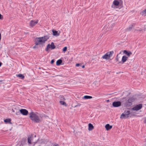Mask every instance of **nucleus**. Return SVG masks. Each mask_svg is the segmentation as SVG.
I'll return each instance as SVG.
<instances>
[{
	"instance_id": "1",
	"label": "nucleus",
	"mask_w": 146,
	"mask_h": 146,
	"mask_svg": "<svg viewBox=\"0 0 146 146\" xmlns=\"http://www.w3.org/2000/svg\"><path fill=\"white\" fill-rule=\"evenodd\" d=\"M29 117L30 119L35 123L40 122L42 120V118L40 115L37 112L31 111L29 113Z\"/></svg>"
},
{
	"instance_id": "2",
	"label": "nucleus",
	"mask_w": 146,
	"mask_h": 146,
	"mask_svg": "<svg viewBox=\"0 0 146 146\" xmlns=\"http://www.w3.org/2000/svg\"><path fill=\"white\" fill-rule=\"evenodd\" d=\"M48 38L49 37L47 36L36 38H35V45H38L44 43Z\"/></svg>"
},
{
	"instance_id": "3",
	"label": "nucleus",
	"mask_w": 146,
	"mask_h": 146,
	"mask_svg": "<svg viewBox=\"0 0 146 146\" xmlns=\"http://www.w3.org/2000/svg\"><path fill=\"white\" fill-rule=\"evenodd\" d=\"M113 53L114 52L113 51L108 52L103 56L102 58L106 60L109 59L112 56Z\"/></svg>"
},
{
	"instance_id": "4",
	"label": "nucleus",
	"mask_w": 146,
	"mask_h": 146,
	"mask_svg": "<svg viewBox=\"0 0 146 146\" xmlns=\"http://www.w3.org/2000/svg\"><path fill=\"white\" fill-rule=\"evenodd\" d=\"M130 114L129 111H124L121 115L120 118L122 119L127 118L129 117Z\"/></svg>"
},
{
	"instance_id": "5",
	"label": "nucleus",
	"mask_w": 146,
	"mask_h": 146,
	"mask_svg": "<svg viewBox=\"0 0 146 146\" xmlns=\"http://www.w3.org/2000/svg\"><path fill=\"white\" fill-rule=\"evenodd\" d=\"M36 137V135H35L34 137L33 135H29L28 138V142L29 144H31V142L35 143L36 142L35 140H34V137Z\"/></svg>"
},
{
	"instance_id": "6",
	"label": "nucleus",
	"mask_w": 146,
	"mask_h": 146,
	"mask_svg": "<svg viewBox=\"0 0 146 146\" xmlns=\"http://www.w3.org/2000/svg\"><path fill=\"white\" fill-rule=\"evenodd\" d=\"M133 101V99L131 98H129L125 104V106L126 107H129L132 104V102Z\"/></svg>"
},
{
	"instance_id": "7",
	"label": "nucleus",
	"mask_w": 146,
	"mask_h": 146,
	"mask_svg": "<svg viewBox=\"0 0 146 146\" xmlns=\"http://www.w3.org/2000/svg\"><path fill=\"white\" fill-rule=\"evenodd\" d=\"M121 103L120 101H115L112 103V106L114 107H118L121 106Z\"/></svg>"
},
{
	"instance_id": "8",
	"label": "nucleus",
	"mask_w": 146,
	"mask_h": 146,
	"mask_svg": "<svg viewBox=\"0 0 146 146\" xmlns=\"http://www.w3.org/2000/svg\"><path fill=\"white\" fill-rule=\"evenodd\" d=\"M142 107V104H139L137 105L136 106H135L133 108L132 110H135V111H137L141 109V108Z\"/></svg>"
},
{
	"instance_id": "9",
	"label": "nucleus",
	"mask_w": 146,
	"mask_h": 146,
	"mask_svg": "<svg viewBox=\"0 0 146 146\" xmlns=\"http://www.w3.org/2000/svg\"><path fill=\"white\" fill-rule=\"evenodd\" d=\"M135 30L137 31H139L141 33H143L145 31V29L142 28L140 25L137 26L135 27Z\"/></svg>"
},
{
	"instance_id": "10",
	"label": "nucleus",
	"mask_w": 146,
	"mask_h": 146,
	"mask_svg": "<svg viewBox=\"0 0 146 146\" xmlns=\"http://www.w3.org/2000/svg\"><path fill=\"white\" fill-rule=\"evenodd\" d=\"M19 111L21 114L23 115H27L28 113V111L25 109H21Z\"/></svg>"
},
{
	"instance_id": "11",
	"label": "nucleus",
	"mask_w": 146,
	"mask_h": 146,
	"mask_svg": "<svg viewBox=\"0 0 146 146\" xmlns=\"http://www.w3.org/2000/svg\"><path fill=\"white\" fill-rule=\"evenodd\" d=\"M38 22V20H31L30 21V25L32 27H33Z\"/></svg>"
},
{
	"instance_id": "12",
	"label": "nucleus",
	"mask_w": 146,
	"mask_h": 146,
	"mask_svg": "<svg viewBox=\"0 0 146 146\" xmlns=\"http://www.w3.org/2000/svg\"><path fill=\"white\" fill-rule=\"evenodd\" d=\"M127 58L128 57H127L126 56H123L122 57L121 60V63L123 64L127 60Z\"/></svg>"
},
{
	"instance_id": "13",
	"label": "nucleus",
	"mask_w": 146,
	"mask_h": 146,
	"mask_svg": "<svg viewBox=\"0 0 146 146\" xmlns=\"http://www.w3.org/2000/svg\"><path fill=\"white\" fill-rule=\"evenodd\" d=\"M112 127V126L110 125L109 124H107L105 126L106 130L108 131L111 129Z\"/></svg>"
},
{
	"instance_id": "14",
	"label": "nucleus",
	"mask_w": 146,
	"mask_h": 146,
	"mask_svg": "<svg viewBox=\"0 0 146 146\" xmlns=\"http://www.w3.org/2000/svg\"><path fill=\"white\" fill-rule=\"evenodd\" d=\"M124 53L125 54L128 56H129L132 53L130 51H127L126 50H124L123 51Z\"/></svg>"
},
{
	"instance_id": "15",
	"label": "nucleus",
	"mask_w": 146,
	"mask_h": 146,
	"mask_svg": "<svg viewBox=\"0 0 146 146\" xmlns=\"http://www.w3.org/2000/svg\"><path fill=\"white\" fill-rule=\"evenodd\" d=\"M94 128L93 125L91 123H90L88 124V130L89 131L92 130Z\"/></svg>"
},
{
	"instance_id": "16",
	"label": "nucleus",
	"mask_w": 146,
	"mask_h": 146,
	"mask_svg": "<svg viewBox=\"0 0 146 146\" xmlns=\"http://www.w3.org/2000/svg\"><path fill=\"white\" fill-rule=\"evenodd\" d=\"M16 76L19 77L21 79H23L25 78V76L22 74H19L16 75Z\"/></svg>"
},
{
	"instance_id": "17",
	"label": "nucleus",
	"mask_w": 146,
	"mask_h": 146,
	"mask_svg": "<svg viewBox=\"0 0 146 146\" xmlns=\"http://www.w3.org/2000/svg\"><path fill=\"white\" fill-rule=\"evenodd\" d=\"M4 121L6 123H9L10 124H12V123L11 122V119H6L4 120Z\"/></svg>"
},
{
	"instance_id": "18",
	"label": "nucleus",
	"mask_w": 146,
	"mask_h": 146,
	"mask_svg": "<svg viewBox=\"0 0 146 146\" xmlns=\"http://www.w3.org/2000/svg\"><path fill=\"white\" fill-rule=\"evenodd\" d=\"M118 55L119 54L117 55L115 58V60L117 61L119 63H121V62L119 60V59H121V57L120 56H119Z\"/></svg>"
},
{
	"instance_id": "19",
	"label": "nucleus",
	"mask_w": 146,
	"mask_h": 146,
	"mask_svg": "<svg viewBox=\"0 0 146 146\" xmlns=\"http://www.w3.org/2000/svg\"><path fill=\"white\" fill-rule=\"evenodd\" d=\"M113 4L115 6H117L119 4V2L117 0H114L113 2Z\"/></svg>"
},
{
	"instance_id": "20",
	"label": "nucleus",
	"mask_w": 146,
	"mask_h": 146,
	"mask_svg": "<svg viewBox=\"0 0 146 146\" xmlns=\"http://www.w3.org/2000/svg\"><path fill=\"white\" fill-rule=\"evenodd\" d=\"M52 32L54 36H58L59 35V34L58 33V32L56 31L53 30Z\"/></svg>"
},
{
	"instance_id": "21",
	"label": "nucleus",
	"mask_w": 146,
	"mask_h": 146,
	"mask_svg": "<svg viewBox=\"0 0 146 146\" xmlns=\"http://www.w3.org/2000/svg\"><path fill=\"white\" fill-rule=\"evenodd\" d=\"M135 25L134 24L131 25L129 27L127 28V30L129 31H130L131 30L135 27Z\"/></svg>"
},
{
	"instance_id": "22",
	"label": "nucleus",
	"mask_w": 146,
	"mask_h": 146,
	"mask_svg": "<svg viewBox=\"0 0 146 146\" xmlns=\"http://www.w3.org/2000/svg\"><path fill=\"white\" fill-rule=\"evenodd\" d=\"M141 14L142 16H146V9L142 11L141 12Z\"/></svg>"
},
{
	"instance_id": "23",
	"label": "nucleus",
	"mask_w": 146,
	"mask_h": 146,
	"mask_svg": "<svg viewBox=\"0 0 146 146\" xmlns=\"http://www.w3.org/2000/svg\"><path fill=\"white\" fill-rule=\"evenodd\" d=\"M92 98V97L91 96H85L82 98L83 99H91Z\"/></svg>"
},
{
	"instance_id": "24",
	"label": "nucleus",
	"mask_w": 146,
	"mask_h": 146,
	"mask_svg": "<svg viewBox=\"0 0 146 146\" xmlns=\"http://www.w3.org/2000/svg\"><path fill=\"white\" fill-rule=\"evenodd\" d=\"M51 48L52 49H53L55 48V46L54 45V44L53 42H51V44L50 45Z\"/></svg>"
},
{
	"instance_id": "25",
	"label": "nucleus",
	"mask_w": 146,
	"mask_h": 146,
	"mask_svg": "<svg viewBox=\"0 0 146 146\" xmlns=\"http://www.w3.org/2000/svg\"><path fill=\"white\" fill-rule=\"evenodd\" d=\"M62 62V60H58L56 62V64L58 66L60 65Z\"/></svg>"
},
{
	"instance_id": "26",
	"label": "nucleus",
	"mask_w": 146,
	"mask_h": 146,
	"mask_svg": "<svg viewBox=\"0 0 146 146\" xmlns=\"http://www.w3.org/2000/svg\"><path fill=\"white\" fill-rule=\"evenodd\" d=\"M51 48L50 45V44H48L46 46V51H48L49 48Z\"/></svg>"
},
{
	"instance_id": "27",
	"label": "nucleus",
	"mask_w": 146,
	"mask_h": 146,
	"mask_svg": "<svg viewBox=\"0 0 146 146\" xmlns=\"http://www.w3.org/2000/svg\"><path fill=\"white\" fill-rule=\"evenodd\" d=\"M60 103L61 105H66V103L65 102L62 101H60Z\"/></svg>"
},
{
	"instance_id": "28",
	"label": "nucleus",
	"mask_w": 146,
	"mask_h": 146,
	"mask_svg": "<svg viewBox=\"0 0 146 146\" xmlns=\"http://www.w3.org/2000/svg\"><path fill=\"white\" fill-rule=\"evenodd\" d=\"M67 47L66 46L64 47L62 49V50L63 52L64 53L67 50Z\"/></svg>"
},
{
	"instance_id": "29",
	"label": "nucleus",
	"mask_w": 146,
	"mask_h": 146,
	"mask_svg": "<svg viewBox=\"0 0 146 146\" xmlns=\"http://www.w3.org/2000/svg\"><path fill=\"white\" fill-rule=\"evenodd\" d=\"M60 100H65V99L64 97L63 96H61L60 98Z\"/></svg>"
},
{
	"instance_id": "30",
	"label": "nucleus",
	"mask_w": 146,
	"mask_h": 146,
	"mask_svg": "<svg viewBox=\"0 0 146 146\" xmlns=\"http://www.w3.org/2000/svg\"><path fill=\"white\" fill-rule=\"evenodd\" d=\"M3 18V16L0 13V19H2Z\"/></svg>"
},
{
	"instance_id": "31",
	"label": "nucleus",
	"mask_w": 146,
	"mask_h": 146,
	"mask_svg": "<svg viewBox=\"0 0 146 146\" xmlns=\"http://www.w3.org/2000/svg\"><path fill=\"white\" fill-rule=\"evenodd\" d=\"M54 62V60H52L51 61V63L52 64Z\"/></svg>"
},
{
	"instance_id": "32",
	"label": "nucleus",
	"mask_w": 146,
	"mask_h": 146,
	"mask_svg": "<svg viewBox=\"0 0 146 146\" xmlns=\"http://www.w3.org/2000/svg\"><path fill=\"white\" fill-rule=\"evenodd\" d=\"M80 64H79V63H77V64H76V66H77V67H78V66H80Z\"/></svg>"
},
{
	"instance_id": "33",
	"label": "nucleus",
	"mask_w": 146,
	"mask_h": 146,
	"mask_svg": "<svg viewBox=\"0 0 146 146\" xmlns=\"http://www.w3.org/2000/svg\"><path fill=\"white\" fill-rule=\"evenodd\" d=\"M81 105V104L78 103L77 104V105L76 106H80Z\"/></svg>"
},
{
	"instance_id": "34",
	"label": "nucleus",
	"mask_w": 146,
	"mask_h": 146,
	"mask_svg": "<svg viewBox=\"0 0 146 146\" xmlns=\"http://www.w3.org/2000/svg\"><path fill=\"white\" fill-rule=\"evenodd\" d=\"M2 63H1V62H0V66H1V65H2Z\"/></svg>"
},
{
	"instance_id": "35",
	"label": "nucleus",
	"mask_w": 146,
	"mask_h": 146,
	"mask_svg": "<svg viewBox=\"0 0 146 146\" xmlns=\"http://www.w3.org/2000/svg\"><path fill=\"white\" fill-rule=\"evenodd\" d=\"M82 68H84V65H83L82 66Z\"/></svg>"
},
{
	"instance_id": "36",
	"label": "nucleus",
	"mask_w": 146,
	"mask_h": 146,
	"mask_svg": "<svg viewBox=\"0 0 146 146\" xmlns=\"http://www.w3.org/2000/svg\"><path fill=\"white\" fill-rule=\"evenodd\" d=\"M35 47H36L35 46H34L33 47V48H35Z\"/></svg>"
},
{
	"instance_id": "37",
	"label": "nucleus",
	"mask_w": 146,
	"mask_h": 146,
	"mask_svg": "<svg viewBox=\"0 0 146 146\" xmlns=\"http://www.w3.org/2000/svg\"><path fill=\"white\" fill-rule=\"evenodd\" d=\"M109 101V100H107V102H108Z\"/></svg>"
}]
</instances>
